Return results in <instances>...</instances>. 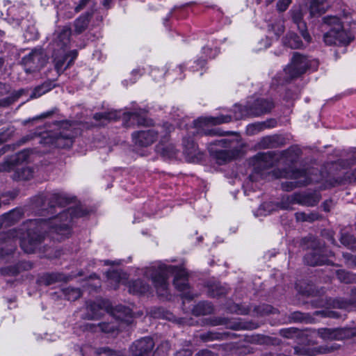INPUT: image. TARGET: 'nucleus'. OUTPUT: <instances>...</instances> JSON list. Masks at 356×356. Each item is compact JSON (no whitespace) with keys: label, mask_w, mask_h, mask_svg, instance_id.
Masks as SVG:
<instances>
[{"label":"nucleus","mask_w":356,"mask_h":356,"mask_svg":"<svg viewBox=\"0 0 356 356\" xmlns=\"http://www.w3.org/2000/svg\"><path fill=\"white\" fill-rule=\"evenodd\" d=\"M209 323L212 326L226 325L227 327L235 330H248L256 327L251 324H247L240 321L231 323L228 318L222 317H217L210 319Z\"/></svg>","instance_id":"obj_19"},{"label":"nucleus","mask_w":356,"mask_h":356,"mask_svg":"<svg viewBox=\"0 0 356 356\" xmlns=\"http://www.w3.org/2000/svg\"><path fill=\"white\" fill-rule=\"evenodd\" d=\"M321 200V195L318 193H294L291 195H286L282 197L280 203L282 209H290L291 204H300L307 207L316 205Z\"/></svg>","instance_id":"obj_12"},{"label":"nucleus","mask_w":356,"mask_h":356,"mask_svg":"<svg viewBox=\"0 0 356 356\" xmlns=\"http://www.w3.org/2000/svg\"><path fill=\"white\" fill-rule=\"evenodd\" d=\"M51 89H52V83L50 81H46V82L43 83L42 84L36 86L33 89V90L30 96V98L31 99L38 98L40 96H42V95L50 91Z\"/></svg>","instance_id":"obj_40"},{"label":"nucleus","mask_w":356,"mask_h":356,"mask_svg":"<svg viewBox=\"0 0 356 356\" xmlns=\"http://www.w3.org/2000/svg\"><path fill=\"white\" fill-rule=\"evenodd\" d=\"M31 154V150L29 149H23L18 153L11 155V159L14 161L15 165L25 162Z\"/></svg>","instance_id":"obj_45"},{"label":"nucleus","mask_w":356,"mask_h":356,"mask_svg":"<svg viewBox=\"0 0 356 356\" xmlns=\"http://www.w3.org/2000/svg\"><path fill=\"white\" fill-rule=\"evenodd\" d=\"M280 332V334L285 338H292L298 333V330L291 327L287 329H282Z\"/></svg>","instance_id":"obj_56"},{"label":"nucleus","mask_w":356,"mask_h":356,"mask_svg":"<svg viewBox=\"0 0 356 356\" xmlns=\"http://www.w3.org/2000/svg\"><path fill=\"white\" fill-rule=\"evenodd\" d=\"M22 216L20 209H13L0 216V229L3 227H9L18 222Z\"/></svg>","instance_id":"obj_24"},{"label":"nucleus","mask_w":356,"mask_h":356,"mask_svg":"<svg viewBox=\"0 0 356 356\" xmlns=\"http://www.w3.org/2000/svg\"><path fill=\"white\" fill-rule=\"evenodd\" d=\"M291 0H279L277 3V8L280 12L285 11L291 4Z\"/></svg>","instance_id":"obj_57"},{"label":"nucleus","mask_w":356,"mask_h":356,"mask_svg":"<svg viewBox=\"0 0 356 356\" xmlns=\"http://www.w3.org/2000/svg\"><path fill=\"white\" fill-rule=\"evenodd\" d=\"M173 127L168 122L163 124L162 127L156 129L135 131L132 134L133 142L140 147H147L153 144L158 138L159 134L164 132L161 141L167 139L168 135L172 131Z\"/></svg>","instance_id":"obj_6"},{"label":"nucleus","mask_w":356,"mask_h":356,"mask_svg":"<svg viewBox=\"0 0 356 356\" xmlns=\"http://www.w3.org/2000/svg\"><path fill=\"white\" fill-rule=\"evenodd\" d=\"M149 285L141 280H135L129 284V291L134 294H143L149 291Z\"/></svg>","instance_id":"obj_33"},{"label":"nucleus","mask_w":356,"mask_h":356,"mask_svg":"<svg viewBox=\"0 0 356 356\" xmlns=\"http://www.w3.org/2000/svg\"><path fill=\"white\" fill-rule=\"evenodd\" d=\"M234 143L229 140L221 139L210 143L209 150L218 164L230 161L238 156L239 150L232 145Z\"/></svg>","instance_id":"obj_9"},{"label":"nucleus","mask_w":356,"mask_h":356,"mask_svg":"<svg viewBox=\"0 0 356 356\" xmlns=\"http://www.w3.org/2000/svg\"><path fill=\"white\" fill-rule=\"evenodd\" d=\"M69 202V198L63 193L40 194L33 197L34 207L51 215L57 212L56 207H63Z\"/></svg>","instance_id":"obj_7"},{"label":"nucleus","mask_w":356,"mask_h":356,"mask_svg":"<svg viewBox=\"0 0 356 356\" xmlns=\"http://www.w3.org/2000/svg\"><path fill=\"white\" fill-rule=\"evenodd\" d=\"M325 21L327 24H336V26L334 29L337 30V33L336 34L337 45L348 44L350 42L351 37L348 33L343 29L341 24L339 23V18L335 17H330L329 19L325 18Z\"/></svg>","instance_id":"obj_21"},{"label":"nucleus","mask_w":356,"mask_h":356,"mask_svg":"<svg viewBox=\"0 0 356 356\" xmlns=\"http://www.w3.org/2000/svg\"><path fill=\"white\" fill-rule=\"evenodd\" d=\"M86 312L83 318L86 320H99L106 312L108 310V302L103 300H97L95 302H88L86 304Z\"/></svg>","instance_id":"obj_14"},{"label":"nucleus","mask_w":356,"mask_h":356,"mask_svg":"<svg viewBox=\"0 0 356 356\" xmlns=\"http://www.w3.org/2000/svg\"><path fill=\"white\" fill-rule=\"evenodd\" d=\"M98 353L99 354H106L108 355H111V356H117L118 355V353L115 351V350H113L108 347H104V348H101L98 350Z\"/></svg>","instance_id":"obj_61"},{"label":"nucleus","mask_w":356,"mask_h":356,"mask_svg":"<svg viewBox=\"0 0 356 356\" xmlns=\"http://www.w3.org/2000/svg\"><path fill=\"white\" fill-rule=\"evenodd\" d=\"M337 276L341 282L346 284L356 283V274L346 271L345 270H338Z\"/></svg>","instance_id":"obj_41"},{"label":"nucleus","mask_w":356,"mask_h":356,"mask_svg":"<svg viewBox=\"0 0 356 356\" xmlns=\"http://www.w3.org/2000/svg\"><path fill=\"white\" fill-rule=\"evenodd\" d=\"M280 139L277 135L268 136L261 139L259 145L262 148H275L280 145Z\"/></svg>","instance_id":"obj_39"},{"label":"nucleus","mask_w":356,"mask_h":356,"mask_svg":"<svg viewBox=\"0 0 356 356\" xmlns=\"http://www.w3.org/2000/svg\"><path fill=\"white\" fill-rule=\"evenodd\" d=\"M67 55V58H70V59L68 60V62L66 64V67H70L74 63V60L78 56L77 50H72L69 51L68 53H66Z\"/></svg>","instance_id":"obj_59"},{"label":"nucleus","mask_w":356,"mask_h":356,"mask_svg":"<svg viewBox=\"0 0 356 356\" xmlns=\"http://www.w3.org/2000/svg\"><path fill=\"white\" fill-rule=\"evenodd\" d=\"M351 297L349 300L336 298L332 300L331 305L334 308L353 309H356V288L351 290Z\"/></svg>","instance_id":"obj_22"},{"label":"nucleus","mask_w":356,"mask_h":356,"mask_svg":"<svg viewBox=\"0 0 356 356\" xmlns=\"http://www.w3.org/2000/svg\"><path fill=\"white\" fill-rule=\"evenodd\" d=\"M337 346L325 345L318 348H311L308 347H295V354L298 355L314 356L317 354H325L338 349Z\"/></svg>","instance_id":"obj_18"},{"label":"nucleus","mask_w":356,"mask_h":356,"mask_svg":"<svg viewBox=\"0 0 356 356\" xmlns=\"http://www.w3.org/2000/svg\"><path fill=\"white\" fill-rule=\"evenodd\" d=\"M337 30L334 28L325 33L323 37L325 43L327 45H337Z\"/></svg>","instance_id":"obj_48"},{"label":"nucleus","mask_w":356,"mask_h":356,"mask_svg":"<svg viewBox=\"0 0 356 356\" xmlns=\"http://www.w3.org/2000/svg\"><path fill=\"white\" fill-rule=\"evenodd\" d=\"M14 133L13 127H8L0 133V144L10 139Z\"/></svg>","instance_id":"obj_54"},{"label":"nucleus","mask_w":356,"mask_h":356,"mask_svg":"<svg viewBox=\"0 0 356 356\" xmlns=\"http://www.w3.org/2000/svg\"><path fill=\"white\" fill-rule=\"evenodd\" d=\"M65 298L70 301H74L81 296V291L78 288L67 287L62 289Z\"/></svg>","instance_id":"obj_43"},{"label":"nucleus","mask_w":356,"mask_h":356,"mask_svg":"<svg viewBox=\"0 0 356 356\" xmlns=\"http://www.w3.org/2000/svg\"><path fill=\"white\" fill-rule=\"evenodd\" d=\"M48 60V56L42 48H35L24 56L21 63L24 65L25 72L31 74L39 71Z\"/></svg>","instance_id":"obj_11"},{"label":"nucleus","mask_w":356,"mask_h":356,"mask_svg":"<svg viewBox=\"0 0 356 356\" xmlns=\"http://www.w3.org/2000/svg\"><path fill=\"white\" fill-rule=\"evenodd\" d=\"M1 273L3 275L15 276L19 273L17 264L1 268Z\"/></svg>","instance_id":"obj_53"},{"label":"nucleus","mask_w":356,"mask_h":356,"mask_svg":"<svg viewBox=\"0 0 356 356\" xmlns=\"http://www.w3.org/2000/svg\"><path fill=\"white\" fill-rule=\"evenodd\" d=\"M290 318L293 322H302L305 320V315L300 312H294L291 314Z\"/></svg>","instance_id":"obj_60"},{"label":"nucleus","mask_w":356,"mask_h":356,"mask_svg":"<svg viewBox=\"0 0 356 356\" xmlns=\"http://www.w3.org/2000/svg\"><path fill=\"white\" fill-rule=\"evenodd\" d=\"M91 17V13H86L74 21V30L77 33L83 32L88 28Z\"/></svg>","instance_id":"obj_34"},{"label":"nucleus","mask_w":356,"mask_h":356,"mask_svg":"<svg viewBox=\"0 0 356 356\" xmlns=\"http://www.w3.org/2000/svg\"><path fill=\"white\" fill-rule=\"evenodd\" d=\"M318 67V60L310 59L298 52H293L290 63L284 68V72L292 79L300 76L308 70H316Z\"/></svg>","instance_id":"obj_5"},{"label":"nucleus","mask_w":356,"mask_h":356,"mask_svg":"<svg viewBox=\"0 0 356 356\" xmlns=\"http://www.w3.org/2000/svg\"><path fill=\"white\" fill-rule=\"evenodd\" d=\"M228 332H216L208 331L200 334V339L204 342L212 341L215 340H223L227 338Z\"/></svg>","instance_id":"obj_36"},{"label":"nucleus","mask_w":356,"mask_h":356,"mask_svg":"<svg viewBox=\"0 0 356 356\" xmlns=\"http://www.w3.org/2000/svg\"><path fill=\"white\" fill-rule=\"evenodd\" d=\"M213 312V307L211 302L202 301L197 303L193 309V314L195 316H205Z\"/></svg>","instance_id":"obj_32"},{"label":"nucleus","mask_w":356,"mask_h":356,"mask_svg":"<svg viewBox=\"0 0 356 356\" xmlns=\"http://www.w3.org/2000/svg\"><path fill=\"white\" fill-rule=\"evenodd\" d=\"M274 308L270 305H264L255 308V311L260 315H265L270 313H273Z\"/></svg>","instance_id":"obj_55"},{"label":"nucleus","mask_w":356,"mask_h":356,"mask_svg":"<svg viewBox=\"0 0 356 356\" xmlns=\"http://www.w3.org/2000/svg\"><path fill=\"white\" fill-rule=\"evenodd\" d=\"M154 347L152 338L143 337L134 342L130 350L133 356H150Z\"/></svg>","instance_id":"obj_15"},{"label":"nucleus","mask_w":356,"mask_h":356,"mask_svg":"<svg viewBox=\"0 0 356 356\" xmlns=\"http://www.w3.org/2000/svg\"><path fill=\"white\" fill-rule=\"evenodd\" d=\"M272 176L275 179H296L295 181H286L282 184V188L286 191H290L293 189L307 186L313 180L309 177L307 172L303 170H287L275 169L272 172Z\"/></svg>","instance_id":"obj_4"},{"label":"nucleus","mask_w":356,"mask_h":356,"mask_svg":"<svg viewBox=\"0 0 356 356\" xmlns=\"http://www.w3.org/2000/svg\"><path fill=\"white\" fill-rule=\"evenodd\" d=\"M33 177V170L30 167L17 169L13 175V179L16 181L29 180Z\"/></svg>","instance_id":"obj_38"},{"label":"nucleus","mask_w":356,"mask_h":356,"mask_svg":"<svg viewBox=\"0 0 356 356\" xmlns=\"http://www.w3.org/2000/svg\"><path fill=\"white\" fill-rule=\"evenodd\" d=\"M283 44L284 46L291 49H299L302 46V42L300 37L295 33H289L283 38Z\"/></svg>","instance_id":"obj_35"},{"label":"nucleus","mask_w":356,"mask_h":356,"mask_svg":"<svg viewBox=\"0 0 356 356\" xmlns=\"http://www.w3.org/2000/svg\"><path fill=\"white\" fill-rule=\"evenodd\" d=\"M231 115H220L218 117H206L199 118L194 121V127L196 129L195 132H193V135L195 134L200 136H222L224 134L220 132L218 128L208 129L207 126L216 125L222 123H227L232 120Z\"/></svg>","instance_id":"obj_10"},{"label":"nucleus","mask_w":356,"mask_h":356,"mask_svg":"<svg viewBox=\"0 0 356 356\" xmlns=\"http://www.w3.org/2000/svg\"><path fill=\"white\" fill-rule=\"evenodd\" d=\"M264 130L261 122H256L247 126L246 134L252 136Z\"/></svg>","instance_id":"obj_51"},{"label":"nucleus","mask_w":356,"mask_h":356,"mask_svg":"<svg viewBox=\"0 0 356 356\" xmlns=\"http://www.w3.org/2000/svg\"><path fill=\"white\" fill-rule=\"evenodd\" d=\"M127 115L129 120L136 122L138 125L148 126L149 124L145 115L138 112L128 113Z\"/></svg>","instance_id":"obj_46"},{"label":"nucleus","mask_w":356,"mask_h":356,"mask_svg":"<svg viewBox=\"0 0 356 356\" xmlns=\"http://www.w3.org/2000/svg\"><path fill=\"white\" fill-rule=\"evenodd\" d=\"M183 147L184 153L191 158L196 156L198 153V147L189 135L184 137Z\"/></svg>","instance_id":"obj_30"},{"label":"nucleus","mask_w":356,"mask_h":356,"mask_svg":"<svg viewBox=\"0 0 356 356\" xmlns=\"http://www.w3.org/2000/svg\"><path fill=\"white\" fill-rule=\"evenodd\" d=\"M56 144L58 147L69 148L73 144V135L70 133H60L56 138Z\"/></svg>","instance_id":"obj_37"},{"label":"nucleus","mask_w":356,"mask_h":356,"mask_svg":"<svg viewBox=\"0 0 356 356\" xmlns=\"http://www.w3.org/2000/svg\"><path fill=\"white\" fill-rule=\"evenodd\" d=\"M86 211L81 207H69L48 219L29 220L26 236L20 241L22 249L29 254L34 252L43 242L47 232L57 234L56 237L52 236L56 240L68 237L71 234L74 218L87 215Z\"/></svg>","instance_id":"obj_1"},{"label":"nucleus","mask_w":356,"mask_h":356,"mask_svg":"<svg viewBox=\"0 0 356 356\" xmlns=\"http://www.w3.org/2000/svg\"><path fill=\"white\" fill-rule=\"evenodd\" d=\"M269 27H270V29L277 37H279L281 34H282L285 30L284 22L282 19L277 20L275 24H272L271 25H270Z\"/></svg>","instance_id":"obj_49"},{"label":"nucleus","mask_w":356,"mask_h":356,"mask_svg":"<svg viewBox=\"0 0 356 356\" xmlns=\"http://www.w3.org/2000/svg\"><path fill=\"white\" fill-rule=\"evenodd\" d=\"M31 154V150L29 149H23L18 153L11 155V159L14 161L15 165L25 162Z\"/></svg>","instance_id":"obj_44"},{"label":"nucleus","mask_w":356,"mask_h":356,"mask_svg":"<svg viewBox=\"0 0 356 356\" xmlns=\"http://www.w3.org/2000/svg\"><path fill=\"white\" fill-rule=\"evenodd\" d=\"M309 6L312 16H318L323 14L328 7L325 0H311Z\"/></svg>","instance_id":"obj_29"},{"label":"nucleus","mask_w":356,"mask_h":356,"mask_svg":"<svg viewBox=\"0 0 356 356\" xmlns=\"http://www.w3.org/2000/svg\"><path fill=\"white\" fill-rule=\"evenodd\" d=\"M145 275L151 278L159 296H165L168 293V279L170 275H174L173 284L182 293L183 298L192 300L188 284V275L183 268L175 266L159 264L158 266H151L146 269Z\"/></svg>","instance_id":"obj_2"},{"label":"nucleus","mask_w":356,"mask_h":356,"mask_svg":"<svg viewBox=\"0 0 356 356\" xmlns=\"http://www.w3.org/2000/svg\"><path fill=\"white\" fill-rule=\"evenodd\" d=\"M107 278L115 289L118 284H125L128 279L127 274L122 270H112L107 273Z\"/></svg>","instance_id":"obj_26"},{"label":"nucleus","mask_w":356,"mask_h":356,"mask_svg":"<svg viewBox=\"0 0 356 356\" xmlns=\"http://www.w3.org/2000/svg\"><path fill=\"white\" fill-rule=\"evenodd\" d=\"M230 313H235L239 315H245L249 312V309L243 307L238 304H233L227 307Z\"/></svg>","instance_id":"obj_52"},{"label":"nucleus","mask_w":356,"mask_h":356,"mask_svg":"<svg viewBox=\"0 0 356 356\" xmlns=\"http://www.w3.org/2000/svg\"><path fill=\"white\" fill-rule=\"evenodd\" d=\"M86 330L92 332L98 330L105 333H113L117 330V326L111 323H100L98 324L88 323L86 325Z\"/></svg>","instance_id":"obj_27"},{"label":"nucleus","mask_w":356,"mask_h":356,"mask_svg":"<svg viewBox=\"0 0 356 356\" xmlns=\"http://www.w3.org/2000/svg\"><path fill=\"white\" fill-rule=\"evenodd\" d=\"M341 243L349 249H356V240L350 234H343L340 238Z\"/></svg>","instance_id":"obj_47"},{"label":"nucleus","mask_w":356,"mask_h":356,"mask_svg":"<svg viewBox=\"0 0 356 356\" xmlns=\"http://www.w3.org/2000/svg\"><path fill=\"white\" fill-rule=\"evenodd\" d=\"M119 118L120 113L116 111L96 113L93 115V119L99 122V125H104L111 120H116Z\"/></svg>","instance_id":"obj_25"},{"label":"nucleus","mask_w":356,"mask_h":356,"mask_svg":"<svg viewBox=\"0 0 356 356\" xmlns=\"http://www.w3.org/2000/svg\"><path fill=\"white\" fill-rule=\"evenodd\" d=\"M15 166L16 165L14 161H13L11 159V156H10L0 163V172H10L15 168Z\"/></svg>","instance_id":"obj_50"},{"label":"nucleus","mask_w":356,"mask_h":356,"mask_svg":"<svg viewBox=\"0 0 356 356\" xmlns=\"http://www.w3.org/2000/svg\"><path fill=\"white\" fill-rule=\"evenodd\" d=\"M16 236L15 232L13 229L7 233L0 234V259L5 255L13 252L16 248V242L14 238Z\"/></svg>","instance_id":"obj_17"},{"label":"nucleus","mask_w":356,"mask_h":356,"mask_svg":"<svg viewBox=\"0 0 356 356\" xmlns=\"http://www.w3.org/2000/svg\"><path fill=\"white\" fill-rule=\"evenodd\" d=\"M112 316L121 321L125 322L127 324L132 323V312L131 310L124 305H118L113 308L111 311Z\"/></svg>","instance_id":"obj_23"},{"label":"nucleus","mask_w":356,"mask_h":356,"mask_svg":"<svg viewBox=\"0 0 356 356\" xmlns=\"http://www.w3.org/2000/svg\"><path fill=\"white\" fill-rule=\"evenodd\" d=\"M19 273L22 270H28L32 268V264L28 261H21L17 264Z\"/></svg>","instance_id":"obj_62"},{"label":"nucleus","mask_w":356,"mask_h":356,"mask_svg":"<svg viewBox=\"0 0 356 356\" xmlns=\"http://www.w3.org/2000/svg\"><path fill=\"white\" fill-rule=\"evenodd\" d=\"M317 334L325 340H343L356 337V327L321 328Z\"/></svg>","instance_id":"obj_13"},{"label":"nucleus","mask_w":356,"mask_h":356,"mask_svg":"<svg viewBox=\"0 0 356 356\" xmlns=\"http://www.w3.org/2000/svg\"><path fill=\"white\" fill-rule=\"evenodd\" d=\"M67 59V55L64 51L59 52L58 54H54V67L58 75L61 74L68 67H66L65 65L66 60Z\"/></svg>","instance_id":"obj_31"},{"label":"nucleus","mask_w":356,"mask_h":356,"mask_svg":"<svg viewBox=\"0 0 356 356\" xmlns=\"http://www.w3.org/2000/svg\"><path fill=\"white\" fill-rule=\"evenodd\" d=\"M299 152L297 148L290 147L282 152L270 151L259 153L255 156L257 163L254 168H270L280 161H283L286 164L293 163L297 161Z\"/></svg>","instance_id":"obj_3"},{"label":"nucleus","mask_w":356,"mask_h":356,"mask_svg":"<svg viewBox=\"0 0 356 356\" xmlns=\"http://www.w3.org/2000/svg\"><path fill=\"white\" fill-rule=\"evenodd\" d=\"M35 136H36V134L35 133H31L29 134H27L24 136H23L19 141V145H24L28 141L32 140Z\"/></svg>","instance_id":"obj_64"},{"label":"nucleus","mask_w":356,"mask_h":356,"mask_svg":"<svg viewBox=\"0 0 356 356\" xmlns=\"http://www.w3.org/2000/svg\"><path fill=\"white\" fill-rule=\"evenodd\" d=\"M343 257L347 261L350 267H356V256H353L349 253H344Z\"/></svg>","instance_id":"obj_58"},{"label":"nucleus","mask_w":356,"mask_h":356,"mask_svg":"<svg viewBox=\"0 0 356 356\" xmlns=\"http://www.w3.org/2000/svg\"><path fill=\"white\" fill-rule=\"evenodd\" d=\"M69 277L60 273H47L41 277V282L46 286H49L58 282H67Z\"/></svg>","instance_id":"obj_28"},{"label":"nucleus","mask_w":356,"mask_h":356,"mask_svg":"<svg viewBox=\"0 0 356 356\" xmlns=\"http://www.w3.org/2000/svg\"><path fill=\"white\" fill-rule=\"evenodd\" d=\"M261 123L264 127V129H265L267 128L275 127L277 124V121L275 119H269L266 121L261 122Z\"/></svg>","instance_id":"obj_63"},{"label":"nucleus","mask_w":356,"mask_h":356,"mask_svg":"<svg viewBox=\"0 0 356 356\" xmlns=\"http://www.w3.org/2000/svg\"><path fill=\"white\" fill-rule=\"evenodd\" d=\"M332 256L331 251L327 252L322 248H314L305 257V263L309 266H318L327 263V258Z\"/></svg>","instance_id":"obj_16"},{"label":"nucleus","mask_w":356,"mask_h":356,"mask_svg":"<svg viewBox=\"0 0 356 356\" xmlns=\"http://www.w3.org/2000/svg\"><path fill=\"white\" fill-rule=\"evenodd\" d=\"M296 219L299 222H312L317 220L320 216L317 213L311 212L309 213L305 212H297L295 213Z\"/></svg>","instance_id":"obj_42"},{"label":"nucleus","mask_w":356,"mask_h":356,"mask_svg":"<svg viewBox=\"0 0 356 356\" xmlns=\"http://www.w3.org/2000/svg\"><path fill=\"white\" fill-rule=\"evenodd\" d=\"M291 18L293 22L297 25L302 38L307 41L310 42L311 37L307 31L306 24L302 21V13L301 9L298 8H293L291 11Z\"/></svg>","instance_id":"obj_20"},{"label":"nucleus","mask_w":356,"mask_h":356,"mask_svg":"<svg viewBox=\"0 0 356 356\" xmlns=\"http://www.w3.org/2000/svg\"><path fill=\"white\" fill-rule=\"evenodd\" d=\"M273 108L274 103L272 100L259 99L251 106H236L233 118L238 120L245 117L259 116L269 113Z\"/></svg>","instance_id":"obj_8"}]
</instances>
